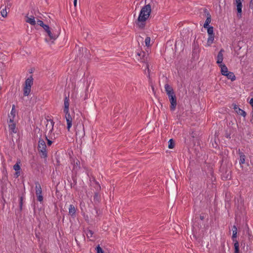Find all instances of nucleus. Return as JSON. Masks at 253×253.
<instances>
[{"instance_id": "43", "label": "nucleus", "mask_w": 253, "mask_h": 253, "mask_svg": "<svg viewBox=\"0 0 253 253\" xmlns=\"http://www.w3.org/2000/svg\"><path fill=\"white\" fill-rule=\"evenodd\" d=\"M37 200L40 202L43 201V196L42 194L37 196Z\"/></svg>"}, {"instance_id": "18", "label": "nucleus", "mask_w": 253, "mask_h": 253, "mask_svg": "<svg viewBox=\"0 0 253 253\" xmlns=\"http://www.w3.org/2000/svg\"><path fill=\"white\" fill-rule=\"evenodd\" d=\"M101 201V196L99 194L98 192H96L93 196V201L94 204L97 205L100 203Z\"/></svg>"}, {"instance_id": "45", "label": "nucleus", "mask_w": 253, "mask_h": 253, "mask_svg": "<svg viewBox=\"0 0 253 253\" xmlns=\"http://www.w3.org/2000/svg\"><path fill=\"white\" fill-rule=\"evenodd\" d=\"M14 118H13V117H12V118L10 119L9 121V124L15 123L14 122Z\"/></svg>"}, {"instance_id": "2", "label": "nucleus", "mask_w": 253, "mask_h": 253, "mask_svg": "<svg viewBox=\"0 0 253 253\" xmlns=\"http://www.w3.org/2000/svg\"><path fill=\"white\" fill-rule=\"evenodd\" d=\"M241 245L244 251L253 250V236L251 233H248L247 236L242 241Z\"/></svg>"}, {"instance_id": "61", "label": "nucleus", "mask_w": 253, "mask_h": 253, "mask_svg": "<svg viewBox=\"0 0 253 253\" xmlns=\"http://www.w3.org/2000/svg\"><path fill=\"white\" fill-rule=\"evenodd\" d=\"M251 1H253V0H251Z\"/></svg>"}, {"instance_id": "36", "label": "nucleus", "mask_w": 253, "mask_h": 253, "mask_svg": "<svg viewBox=\"0 0 253 253\" xmlns=\"http://www.w3.org/2000/svg\"><path fill=\"white\" fill-rule=\"evenodd\" d=\"M96 253H104L102 248L98 245L95 248Z\"/></svg>"}, {"instance_id": "50", "label": "nucleus", "mask_w": 253, "mask_h": 253, "mask_svg": "<svg viewBox=\"0 0 253 253\" xmlns=\"http://www.w3.org/2000/svg\"><path fill=\"white\" fill-rule=\"evenodd\" d=\"M253 1L251 0L250 2V7L251 8H253Z\"/></svg>"}, {"instance_id": "28", "label": "nucleus", "mask_w": 253, "mask_h": 253, "mask_svg": "<svg viewBox=\"0 0 253 253\" xmlns=\"http://www.w3.org/2000/svg\"><path fill=\"white\" fill-rule=\"evenodd\" d=\"M23 199L24 197L23 196H19V211L20 212H21L23 209Z\"/></svg>"}, {"instance_id": "59", "label": "nucleus", "mask_w": 253, "mask_h": 253, "mask_svg": "<svg viewBox=\"0 0 253 253\" xmlns=\"http://www.w3.org/2000/svg\"><path fill=\"white\" fill-rule=\"evenodd\" d=\"M196 48H197V46H196L195 45V48H194V49H196Z\"/></svg>"}, {"instance_id": "4", "label": "nucleus", "mask_w": 253, "mask_h": 253, "mask_svg": "<svg viewBox=\"0 0 253 253\" xmlns=\"http://www.w3.org/2000/svg\"><path fill=\"white\" fill-rule=\"evenodd\" d=\"M231 164H226V166L223 164V159L221 161V166L220 168V171L222 172V177L225 180L230 179L231 178V170L230 169Z\"/></svg>"}, {"instance_id": "46", "label": "nucleus", "mask_w": 253, "mask_h": 253, "mask_svg": "<svg viewBox=\"0 0 253 253\" xmlns=\"http://www.w3.org/2000/svg\"><path fill=\"white\" fill-rule=\"evenodd\" d=\"M232 232H233V231H235V232H237V228L235 225H234L232 227Z\"/></svg>"}, {"instance_id": "32", "label": "nucleus", "mask_w": 253, "mask_h": 253, "mask_svg": "<svg viewBox=\"0 0 253 253\" xmlns=\"http://www.w3.org/2000/svg\"><path fill=\"white\" fill-rule=\"evenodd\" d=\"M20 162H17L13 166V169L15 170V171H20L21 169V167L20 166Z\"/></svg>"}, {"instance_id": "34", "label": "nucleus", "mask_w": 253, "mask_h": 253, "mask_svg": "<svg viewBox=\"0 0 253 253\" xmlns=\"http://www.w3.org/2000/svg\"><path fill=\"white\" fill-rule=\"evenodd\" d=\"M15 106L14 105H12V109L10 112L11 116L13 118H15L16 115Z\"/></svg>"}, {"instance_id": "11", "label": "nucleus", "mask_w": 253, "mask_h": 253, "mask_svg": "<svg viewBox=\"0 0 253 253\" xmlns=\"http://www.w3.org/2000/svg\"><path fill=\"white\" fill-rule=\"evenodd\" d=\"M243 0H235L236 1V10L237 11V17L239 18H240L242 17V1Z\"/></svg>"}, {"instance_id": "9", "label": "nucleus", "mask_w": 253, "mask_h": 253, "mask_svg": "<svg viewBox=\"0 0 253 253\" xmlns=\"http://www.w3.org/2000/svg\"><path fill=\"white\" fill-rule=\"evenodd\" d=\"M45 32L47 34V35L50 38V40H52L53 41L55 40L58 37V35H56L54 33H52L51 31V28L49 27V26L47 25H46L44 26V27L43 28Z\"/></svg>"}, {"instance_id": "37", "label": "nucleus", "mask_w": 253, "mask_h": 253, "mask_svg": "<svg viewBox=\"0 0 253 253\" xmlns=\"http://www.w3.org/2000/svg\"><path fill=\"white\" fill-rule=\"evenodd\" d=\"M203 11L204 13L205 16H206L207 18L208 17V16H210V17H211V14L207 8H204L203 9Z\"/></svg>"}, {"instance_id": "26", "label": "nucleus", "mask_w": 253, "mask_h": 253, "mask_svg": "<svg viewBox=\"0 0 253 253\" xmlns=\"http://www.w3.org/2000/svg\"><path fill=\"white\" fill-rule=\"evenodd\" d=\"M214 39V35H209V38L207 41V44L208 46H210L213 42Z\"/></svg>"}, {"instance_id": "56", "label": "nucleus", "mask_w": 253, "mask_h": 253, "mask_svg": "<svg viewBox=\"0 0 253 253\" xmlns=\"http://www.w3.org/2000/svg\"><path fill=\"white\" fill-rule=\"evenodd\" d=\"M3 173H4V174L5 175L6 174H7V171L6 170L5 171H3Z\"/></svg>"}, {"instance_id": "44", "label": "nucleus", "mask_w": 253, "mask_h": 253, "mask_svg": "<svg viewBox=\"0 0 253 253\" xmlns=\"http://www.w3.org/2000/svg\"><path fill=\"white\" fill-rule=\"evenodd\" d=\"M20 174V171H16L14 174V177L18 178Z\"/></svg>"}, {"instance_id": "40", "label": "nucleus", "mask_w": 253, "mask_h": 253, "mask_svg": "<svg viewBox=\"0 0 253 253\" xmlns=\"http://www.w3.org/2000/svg\"><path fill=\"white\" fill-rule=\"evenodd\" d=\"M1 16L3 17H6L7 16V12H6V9H3L1 12Z\"/></svg>"}, {"instance_id": "13", "label": "nucleus", "mask_w": 253, "mask_h": 253, "mask_svg": "<svg viewBox=\"0 0 253 253\" xmlns=\"http://www.w3.org/2000/svg\"><path fill=\"white\" fill-rule=\"evenodd\" d=\"M165 88L168 97L171 96L173 94H175L172 87L169 84H166L165 85Z\"/></svg>"}, {"instance_id": "12", "label": "nucleus", "mask_w": 253, "mask_h": 253, "mask_svg": "<svg viewBox=\"0 0 253 253\" xmlns=\"http://www.w3.org/2000/svg\"><path fill=\"white\" fill-rule=\"evenodd\" d=\"M64 113L65 114V118L67 125V128L68 129V131H69L70 128L72 126V118L69 113V110L68 111L67 113L66 112H64Z\"/></svg>"}, {"instance_id": "52", "label": "nucleus", "mask_w": 253, "mask_h": 253, "mask_svg": "<svg viewBox=\"0 0 253 253\" xmlns=\"http://www.w3.org/2000/svg\"><path fill=\"white\" fill-rule=\"evenodd\" d=\"M146 69H147L148 72L149 73V65L147 63H146Z\"/></svg>"}, {"instance_id": "38", "label": "nucleus", "mask_w": 253, "mask_h": 253, "mask_svg": "<svg viewBox=\"0 0 253 253\" xmlns=\"http://www.w3.org/2000/svg\"><path fill=\"white\" fill-rule=\"evenodd\" d=\"M151 39L149 37H147L145 40V45L147 46H149L150 45Z\"/></svg>"}, {"instance_id": "29", "label": "nucleus", "mask_w": 253, "mask_h": 253, "mask_svg": "<svg viewBox=\"0 0 253 253\" xmlns=\"http://www.w3.org/2000/svg\"><path fill=\"white\" fill-rule=\"evenodd\" d=\"M211 17H210V16H208V17L207 18L205 23L204 24V27L205 28H207V27L210 26L209 25L210 23L211 22Z\"/></svg>"}, {"instance_id": "1", "label": "nucleus", "mask_w": 253, "mask_h": 253, "mask_svg": "<svg viewBox=\"0 0 253 253\" xmlns=\"http://www.w3.org/2000/svg\"><path fill=\"white\" fill-rule=\"evenodd\" d=\"M151 11V6L150 4L145 5L141 8L138 17L135 21V24L140 29H144L146 25L145 22L149 17Z\"/></svg>"}, {"instance_id": "27", "label": "nucleus", "mask_w": 253, "mask_h": 253, "mask_svg": "<svg viewBox=\"0 0 253 253\" xmlns=\"http://www.w3.org/2000/svg\"><path fill=\"white\" fill-rule=\"evenodd\" d=\"M234 242V253H239V244L238 241H235Z\"/></svg>"}, {"instance_id": "7", "label": "nucleus", "mask_w": 253, "mask_h": 253, "mask_svg": "<svg viewBox=\"0 0 253 253\" xmlns=\"http://www.w3.org/2000/svg\"><path fill=\"white\" fill-rule=\"evenodd\" d=\"M54 122L51 119L46 120V124L45 126V134H47L48 132H50L51 131H54Z\"/></svg>"}, {"instance_id": "49", "label": "nucleus", "mask_w": 253, "mask_h": 253, "mask_svg": "<svg viewBox=\"0 0 253 253\" xmlns=\"http://www.w3.org/2000/svg\"><path fill=\"white\" fill-rule=\"evenodd\" d=\"M249 103L250 104V105L251 106H253V98H251L250 102H249Z\"/></svg>"}, {"instance_id": "41", "label": "nucleus", "mask_w": 253, "mask_h": 253, "mask_svg": "<svg viewBox=\"0 0 253 253\" xmlns=\"http://www.w3.org/2000/svg\"><path fill=\"white\" fill-rule=\"evenodd\" d=\"M37 23L39 25L42 27V28L45 26L46 24L43 23V21L41 20H38L37 21Z\"/></svg>"}, {"instance_id": "3", "label": "nucleus", "mask_w": 253, "mask_h": 253, "mask_svg": "<svg viewBox=\"0 0 253 253\" xmlns=\"http://www.w3.org/2000/svg\"><path fill=\"white\" fill-rule=\"evenodd\" d=\"M74 127L76 136L81 139L85 135L84 125L81 120L74 123Z\"/></svg>"}, {"instance_id": "60", "label": "nucleus", "mask_w": 253, "mask_h": 253, "mask_svg": "<svg viewBox=\"0 0 253 253\" xmlns=\"http://www.w3.org/2000/svg\"><path fill=\"white\" fill-rule=\"evenodd\" d=\"M45 41H46V42H48V41L46 39H45Z\"/></svg>"}, {"instance_id": "14", "label": "nucleus", "mask_w": 253, "mask_h": 253, "mask_svg": "<svg viewBox=\"0 0 253 253\" xmlns=\"http://www.w3.org/2000/svg\"><path fill=\"white\" fill-rule=\"evenodd\" d=\"M233 109L234 111L239 115H240L243 117H245L247 115L246 112L243 110L240 109L236 104H233Z\"/></svg>"}, {"instance_id": "21", "label": "nucleus", "mask_w": 253, "mask_h": 253, "mask_svg": "<svg viewBox=\"0 0 253 253\" xmlns=\"http://www.w3.org/2000/svg\"><path fill=\"white\" fill-rule=\"evenodd\" d=\"M76 210L73 205H70L69 207V213L72 217L75 216Z\"/></svg>"}, {"instance_id": "39", "label": "nucleus", "mask_w": 253, "mask_h": 253, "mask_svg": "<svg viewBox=\"0 0 253 253\" xmlns=\"http://www.w3.org/2000/svg\"><path fill=\"white\" fill-rule=\"evenodd\" d=\"M237 234V232H235V230L233 231V234H232V239L233 240V242H235V241H237L236 240Z\"/></svg>"}, {"instance_id": "15", "label": "nucleus", "mask_w": 253, "mask_h": 253, "mask_svg": "<svg viewBox=\"0 0 253 253\" xmlns=\"http://www.w3.org/2000/svg\"><path fill=\"white\" fill-rule=\"evenodd\" d=\"M224 52V50L223 49H221L219 52L218 53L217 56V61L216 63L218 64H222V61L223 59V52Z\"/></svg>"}, {"instance_id": "17", "label": "nucleus", "mask_w": 253, "mask_h": 253, "mask_svg": "<svg viewBox=\"0 0 253 253\" xmlns=\"http://www.w3.org/2000/svg\"><path fill=\"white\" fill-rule=\"evenodd\" d=\"M35 184H36L35 189H36V196L38 195L42 194V188H41V184H40V183L39 182H36L35 183Z\"/></svg>"}, {"instance_id": "53", "label": "nucleus", "mask_w": 253, "mask_h": 253, "mask_svg": "<svg viewBox=\"0 0 253 253\" xmlns=\"http://www.w3.org/2000/svg\"><path fill=\"white\" fill-rule=\"evenodd\" d=\"M77 3V0H74V5L75 6H76Z\"/></svg>"}, {"instance_id": "30", "label": "nucleus", "mask_w": 253, "mask_h": 253, "mask_svg": "<svg viewBox=\"0 0 253 253\" xmlns=\"http://www.w3.org/2000/svg\"><path fill=\"white\" fill-rule=\"evenodd\" d=\"M207 29L208 35H214L213 27L212 26L207 27Z\"/></svg>"}, {"instance_id": "5", "label": "nucleus", "mask_w": 253, "mask_h": 253, "mask_svg": "<svg viewBox=\"0 0 253 253\" xmlns=\"http://www.w3.org/2000/svg\"><path fill=\"white\" fill-rule=\"evenodd\" d=\"M38 151L42 158L46 159L47 157L46 145L44 141L42 138H40L38 143Z\"/></svg>"}, {"instance_id": "6", "label": "nucleus", "mask_w": 253, "mask_h": 253, "mask_svg": "<svg viewBox=\"0 0 253 253\" xmlns=\"http://www.w3.org/2000/svg\"><path fill=\"white\" fill-rule=\"evenodd\" d=\"M33 84V78L32 76L27 78L25 82V86L23 89L24 96H28L31 90V86Z\"/></svg>"}, {"instance_id": "31", "label": "nucleus", "mask_w": 253, "mask_h": 253, "mask_svg": "<svg viewBox=\"0 0 253 253\" xmlns=\"http://www.w3.org/2000/svg\"><path fill=\"white\" fill-rule=\"evenodd\" d=\"M168 147L169 149H172L175 146V142L173 139H170L168 142Z\"/></svg>"}, {"instance_id": "48", "label": "nucleus", "mask_w": 253, "mask_h": 253, "mask_svg": "<svg viewBox=\"0 0 253 253\" xmlns=\"http://www.w3.org/2000/svg\"><path fill=\"white\" fill-rule=\"evenodd\" d=\"M94 209L95 210V216H97L98 215V210L97 209H96V207H94Z\"/></svg>"}, {"instance_id": "22", "label": "nucleus", "mask_w": 253, "mask_h": 253, "mask_svg": "<svg viewBox=\"0 0 253 253\" xmlns=\"http://www.w3.org/2000/svg\"><path fill=\"white\" fill-rule=\"evenodd\" d=\"M9 130L10 133H16L17 132V129L16 128V124H9L8 125Z\"/></svg>"}, {"instance_id": "54", "label": "nucleus", "mask_w": 253, "mask_h": 253, "mask_svg": "<svg viewBox=\"0 0 253 253\" xmlns=\"http://www.w3.org/2000/svg\"><path fill=\"white\" fill-rule=\"evenodd\" d=\"M226 137L227 138H230V134H226Z\"/></svg>"}, {"instance_id": "16", "label": "nucleus", "mask_w": 253, "mask_h": 253, "mask_svg": "<svg viewBox=\"0 0 253 253\" xmlns=\"http://www.w3.org/2000/svg\"><path fill=\"white\" fill-rule=\"evenodd\" d=\"M69 96H65L64 100V109L63 112H68V111L69 110Z\"/></svg>"}, {"instance_id": "57", "label": "nucleus", "mask_w": 253, "mask_h": 253, "mask_svg": "<svg viewBox=\"0 0 253 253\" xmlns=\"http://www.w3.org/2000/svg\"><path fill=\"white\" fill-rule=\"evenodd\" d=\"M251 122L253 124V117H252V118L251 119Z\"/></svg>"}, {"instance_id": "20", "label": "nucleus", "mask_w": 253, "mask_h": 253, "mask_svg": "<svg viewBox=\"0 0 253 253\" xmlns=\"http://www.w3.org/2000/svg\"><path fill=\"white\" fill-rule=\"evenodd\" d=\"M219 66L221 68V73L222 75L224 76L225 74L229 72L228 68L224 64H219Z\"/></svg>"}, {"instance_id": "19", "label": "nucleus", "mask_w": 253, "mask_h": 253, "mask_svg": "<svg viewBox=\"0 0 253 253\" xmlns=\"http://www.w3.org/2000/svg\"><path fill=\"white\" fill-rule=\"evenodd\" d=\"M137 55L140 57V59L141 60L142 62H146V59L147 58V57H145L146 54L145 52L141 51L140 52H137Z\"/></svg>"}, {"instance_id": "33", "label": "nucleus", "mask_w": 253, "mask_h": 253, "mask_svg": "<svg viewBox=\"0 0 253 253\" xmlns=\"http://www.w3.org/2000/svg\"><path fill=\"white\" fill-rule=\"evenodd\" d=\"M45 139L47 141V144L48 146L51 145V144L53 143V141L54 140L53 139H51L50 138H48L47 137V135L46 134H45Z\"/></svg>"}, {"instance_id": "8", "label": "nucleus", "mask_w": 253, "mask_h": 253, "mask_svg": "<svg viewBox=\"0 0 253 253\" xmlns=\"http://www.w3.org/2000/svg\"><path fill=\"white\" fill-rule=\"evenodd\" d=\"M61 131L57 128L54 129V131H51L50 132H48L46 134L47 137L50 138L51 139L55 140L61 134Z\"/></svg>"}, {"instance_id": "24", "label": "nucleus", "mask_w": 253, "mask_h": 253, "mask_svg": "<svg viewBox=\"0 0 253 253\" xmlns=\"http://www.w3.org/2000/svg\"><path fill=\"white\" fill-rule=\"evenodd\" d=\"M26 22L29 23L33 26H35L36 24V21L35 20V17L33 16H32L31 17H28L27 16H26Z\"/></svg>"}, {"instance_id": "35", "label": "nucleus", "mask_w": 253, "mask_h": 253, "mask_svg": "<svg viewBox=\"0 0 253 253\" xmlns=\"http://www.w3.org/2000/svg\"><path fill=\"white\" fill-rule=\"evenodd\" d=\"M94 232L90 230V229H86V234L87 238H91L92 237Z\"/></svg>"}, {"instance_id": "42", "label": "nucleus", "mask_w": 253, "mask_h": 253, "mask_svg": "<svg viewBox=\"0 0 253 253\" xmlns=\"http://www.w3.org/2000/svg\"><path fill=\"white\" fill-rule=\"evenodd\" d=\"M73 183H71V184H70L71 188L74 187L77 184V180L75 178V177H73Z\"/></svg>"}, {"instance_id": "25", "label": "nucleus", "mask_w": 253, "mask_h": 253, "mask_svg": "<svg viewBox=\"0 0 253 253\" xmlns=\"http://www.w3.org/2000/svg\"><path fill=\"white\" fill-rule=\"evenodd\" d=\"M224 76L228 79H230L232 81H234L236 80L235 76L233 72L229 71L227 73L225 74Z\"/></svg>"}, {"instance_id": "10", "label": "nucleus", "mask_w": 253, "mask_h": 253, "mask_svg": "<svg viewBox=\"0 0 253 253\" xmlns=\"http://www.w3.org/2000/svg\"><path fill=\"white\" fill-rule=\"evenodd\" d=\"M168 97L170 103L169 106L170 110L171 111H173L175 110L177 105L176 97L175 96V94H173V95Z\"/></svg>"}, {"instance_id": "55", "label": "nucleus", "mask_w": 253, "mask_h": 253, "mask_svg": "<svg viewBox=\"0 0 253 253\" xmlns=\"http://www.w3.org/2000/svg\"><path fill=\"white\" fill-rule=\"evenodd\" d=\"M252 108H253V110H252V116L253 117V105L252 106Z\"/></svg>"}, {"instance_id": "58", "label": "nucleus", "mask_w": 253, "mask_h": 253, "mask_svg": "<svg viewBox=\"0 0 253 253\" xmlns=\"http://www.w3.org/2000/svg\"><path fill=\"white\" fill-rule=\"evenodd\" d=\"M196 48H197V46H196L195 45V48H194V49H196Z\"/></svg>"}, {"instance_id": "47", "label": "nucleus", "mask_w": 253, "mask_h": 253, "mask_svg": "<svg viewBox=\"0 0 253 253\" xmlns=\"http://www.w3.org/2000/svg\"><path fill=\"white\" fill-rule=\"evenodd\" d=\"M205 218V216L203 214V215H200V219L202 220H203Z\"/></svg>"}, {"instance_id": "23", "label": "nucleus", "mask_w": 253, "mask_h": 253, "mask_svg": "<svg viewBox=\"0 0 253 253\" xmlns=\"http://www.w3.org/2000/svg\"><path fill=\"white\" fill-rule=\"evenodd\" d=\"M239 154L240 155L239 163L240 165L244 164L245 162L246 156L243 152H240V149H239Z\"/></svg>"}, {"instance_id": "51", "label": "nucleus", "mask_w": 253, "mask_h": 253, "mask_svg": "<svg viewBox=\"0 0 253 253\" xmlns=\"http://www.w3.org/2000/svg\"><path fill=\"white\" fill-rule=\"evenodd\" d=\"M97 190H100L101 189V186H100L99 184H98V183H97Z\"/></svg>"}]
</instances>
